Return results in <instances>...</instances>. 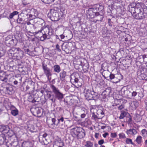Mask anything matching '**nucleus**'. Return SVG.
Instances as JSON below:
<instances>
[{
  "label": "nucleus",
  "mask_w": 147,
  "mask_h": 147,
  "mask_svg": "<svg viewBox=\"0 0 147 147\" xmlns=\"http://www.w3.org/2000/svg\"><path fill=\"white\" fill-rule=\"evenodd\" d=\"M51 88L52 91H47L48 98L53 103H55L57 100L61 102L63 98L64 94L60 92V90L53 85H51Z\"/></svg>",
  "instance_id": "f257e3e1"
},
{
  "label": "nucleus",
  "mask_w": 147,
  "mask_h": 147,
  "mask_svg": "<svg viewBox=\"0 0 147 147\" xmlns=\"http://www.w3.org/2000/svg\"><path fill=\"white\" fill-rule=\"evenodd\" d=\"M71 130V135L74 138L82 139L85 136V131L82 127H76Z\"/></svg>",
  "instance_id": "f03ea898"
},
{
  "label": "nucleus",
  "mask_w": 147,
  "mask_h": 147,
  "mask_svg": "<svg viewBox=\"0 0 147 147\" xmlns=\"http://www.w3.org/2000/svg\"><path fill=\"white\" fill-rule=\"evenodd\" d=\"M131 11L132 16L135 19L141 20L144 19L147 17V15L144 14L142 12V11L139 7H135L133 8Z\"/></svg>",
  "instance_id": "7ed1b4c3"
},
{
  "label": "nucleus",
  "mask_w": 147,
  "mask_h": 147,
  "mask_svg": "<svg viewBox=\"0 0 147 147\" xmlns=\"http://www.w3.org/2000/svg\"><path fill=\"white\" fill-rule=\"evenodd\" d=\"M103 9V6L98 4L95 5H94L93 7L89 8L86 11L87 15L90 18H93L95 16L94 14L96 12H97V11H101L102 10V9Z\"/></svg>",
  "instance_id": "20e7f679"
},
{
  "label": "nucleus",
  "mask_w": 147,
  "mask_h": 147,
  "mask_svg": "<svg viewBox=\"0 0 147 147\" xmlns=\"http://www.w3.org/2000/svg\"><path fill=\"white\" fill-rule=\"evenodd\" d=\"M18 42L16 38L9 35L5 38V44L8 47H12L16 46Z\"/></svg>",
  "instance_id": "39448f33"
},
{
  "label": "nucleus",
  "mask_w": 147,
  "mask_h": 147,
  "mask_svg": "<svg viewBox=\"0 0 147 147\" xmlns=\"http://www.w3.org/2000/svg\"><path fill=\"white\" fill-rule=\"evenodd\" d=\"M78 76L76 74H73L71 75L70 82L75 85L77 88L81 87L82 85V83L78 79Z\"/></svg>",
  "instance_id": "423d86ee"
},
{
  "label": "nucleus",
  "mask_w": 147,
  "mask_h": 147,
  "mask_svg": "<svg viewBox=\"0 0 147 147\" xmlns=\"http://www.w3.org/2000/svg\"><path fill=\"white\" fill-rule=\"evenodd\" d=\"M47 16L53 21H57L60 19L58 12H54V10L50 11Z\"/></svg>",
  "instance_id": "0eeeda50"
},
{
  "label": "nucleus",
  "mask_w": 147,
  "mask_h": 147,
  "mask_svg": "<svg viewBox=\"0 0 147 147\" xmlns=\"http://www.w3.org/2000/svg\"><path fill=\"white\" fill-rule=\"evenodd\" d=\"M42 69L44 71V73L47 76L48 80H50L51 79V76H52V70L47 67V65H42Z\"/></svg>",
  "instance_id": "6e6552de"
},
{
  "label": "nucleus",
  "mask_w": 147,
  "mask_h": 147,
  "mask_svg": "<svg viewBox=\"0 0 147 147\" xmlns=\"http://www.w3.org/2000/svg\"><path fill=\"white\" fill-rule=\"evenodd\" d=\"M58 117L51 118V121L48 123V125L49 127H57L58 122Z\"/></svg>",
  "instance_id": "1a4fd4ad"
},
{
  "label": "nucleus",
  "mask_w": 147,
  "mask_h": 147,
  "mask_svg": "<svg viewBox=\"0 0 147 147\" xmlns=\"http://www.w3.org/2000/svg\"><path fill=\"white\" fill-rule=\"evenodd\" d=\"M58 125L57 127H59L61 129H63L65 127V121L63 117H58Z\"/></svg>",
  "instance_id": "9d476101"
},
{
  "label": "nucleus",
  "mask_w": 147,
  "mask_h": 147,
  "mask_svg": "<svg viewBox=\"0 0 147 147\" xmlns=\"http://www.w3.org/2000/svg\"><path fill=\"white\" fill-rule=\"evenodd\" d=\"M24 51H23L20 49L19 48H18V50L17 52H16L15 55L13 57V59H16L17 60H20L24 56Z\"/></svg>",
  "instance_id": "9b49d317"
},
{
  "label": "nucleus",
  "mask_w": 147,
  "mask_h": 147,
  "mask_svg": "<svg viewBox=\"0 0 147 147\" xmlns=\"http://www.w3.org/2000/svg\"><path fill=\"white\" fill-rule=\"evenodd\" d=\"M39 33H40L41 34L40 36H37V37L38 38V39H40V40L41 41H44L46 39H49L50 38V36H49L47 35L46 34H44L41 32L40 30H39L38 32H36V34H38Z\"/></svg>",
  "instance_id": "f8f14e48"
},
{
  "label": "nucleus",
  "mask_w": 147,
  "mask_h": 147,
  "mask_svg": "<svg viewBox=\"0 0 147 147\" xmlns=\"http://www.w3.org/2000/svg\"><path fill=\"white\" fill-rule=\"evenodd\" d=\"M29 92L33 90L34 88L35 83L31 80H27L25 82Z\"/></svg>",
  "instance_id": "ddd939ff"
},
{
  "label": "nucleus",
  "mask_w": 147,
  "mask_h": 147,
  "mask_svg": "<svg viewBox=\"0 0 147 147\" xmlns=\"http://www.w3.org/2000/svg\"><path fill=\"white\" fill-rule=\"evenodd\" d=\"M4 90L6 94H12L14 92L13 86L11 85H8L4 88Z\"/></svg>",
  "instance_id": "4468645a"
},
{
  "label": "nucleus",
  "mask_w": 147,
  "mask_h": 147,
  "mask_svg": "<svg viewBox=\"0 0 147 147\" xmlns=\"http://www.w3.org/2000/svg\"><path fill=\"white\" fill-rule=\"evenodd\" d=\"M33 113L35 114L34 115H37V116L40 117L42 115L43 110L38 107H36L32 109Z\"/></svg>",
  "instance_id": "2eb2a0df"
},
{
  "label": "nucleus",
  "mask_w": 147,
  "mask_h": 147,
  "mask_svg": "<svg viewBox=\"0 0 147 147\" xmlns=\"http://www.w3.org/2000/svg\"><path fill=\"white\" fill-rule=\"evenodd\" d=\"M103 9H102V11H100V12L97 11V12L94 14L95 16L96 17L97 20L96 21H100L101 22L104 18V13L103 11Z\"/></svg>",
  "instance_id": "dca6fc26"
},
{
  "label": "nucleus",
  "mask_w": 147,
  "mask_h": 147,
  "mask_svg": "<svg viewBox=\"0 0 147 147\" xmlns=\"http://www.w3.org/2000/svg\"><path fill=\"white\" fill-rule=\"evenodd\" d=\"M92 91L89 89H86L84 92V96L88 100H91L92 95Z\"/></svg>",
  "instance_id": "f3484780"
},
{
  "label": "nucleus",
  "mask_w": 147,
  "mask_h": 147,
  "mask_svg": "<svg viewBox=\"0 0 147 147\" xmlns=\"http://www.w3.org/2000/svg\"><path fill=\"white\" fill-rule=\"evenodd\" d=\"M35 13H34V15L32 14H24L23 16H27V20H30L35 18V17L38 16V13L37 11H36L35 10Z\"/></svg>",
  "instance_id": "a211bd4d"
},
{
  "label": "nucleus",
  "mask_w": 147,
  "mask_h": 147,
  "mask_svg": "<svg viewBox=\"0 0 147 147\" xmlns=\"http://www.w3.org/2000/svg\"><path fill=\"white\" fill-rule=\"evenodd\" d=\"M7 76L6 75V73L3 71H0V80L6 82L7 81Z\"/></svg>",
  "instance_id": "6ab92c4d"
},
{
  "label": "nucleus",
  "mask_w": 147,
  "mask_h": 147,
  "mask_svg": "<svg viewBox=\"0 0 147 147\" xmlns=\"http://www.w3.org/2000/svg\"><path fill=\"white\" fill-rule=\"evenodd\" d=\"M18 50V48H12L8 50L7 53L11 55L13 59L15 55V54L16 53V52H17Z\"/></svg>",
  "instance_id": "aec40b11"
},
{
  "label": "nucleus",
  "mask_w": 147,
  "mask_h": 147,
  "mask_svg": "<svg viewBox=\"0 0 147 147\" xmlns=\"http://www.w3.org/2000/svg\"><path fill=\"white\" fill-rule=\"evenodd\" d=\"M40 30L41 32L43 30L44 32V34H46L47 35L49 36H50L52 34V32L51 31H50V29L48 27H45Z\"/></svg>",
  "instance_id": "412c9836"
},
{
  "label": "nucleus",
  "mask_w": 147,
  "mask_h": 147,
  "mask_svg": "<svg viewBox=\"0 0 147 147\" xmlns=\"http://www.w3.org/2000/svg\"><path fill=\"white\" fill-rule=\"evenodd\" d=\"M92 95L91 100H93L95 101L97 100L99 97V95L97 93L94 92L93 90L92 92Z\"/></svg>",
  "instance_id": "4be33fe9"
},
{
  "label": "nucleus",
  "mask_w": 147,
  "mask_h": 147,
  "mask_svg": "<svg viewBox=\"0 0 147 147\" xmlns=\"http://www.w3.org/2000/svg\"><path fill=\"white\" fill-rule=\"evenodd\" d=\"M7 147H20V144L17 141L12 142L9 143Z\"/></svg>",
  "instance_id": "5701e85b"
},
{
  "label": "nucleus",
  "mask_w": 147,
  "mask_h": 147,
  "mask_svg": "<svg viewBox=\"0 0 147 147\" xmlns=\"http://www.w3.org/2000/svg\"><path fill=\"white\" fill-rule=\"evenodd\" d=\"M0 141L2 142L3 143H5L6 144V145L7 146L9 145L7 144L8 140L6 139L5 135L3 134L0 135Z\"/></svg>",
  "instance_id": "b1692460"
},
{
  "label": "nucleus",
  "mask_w": 147,
  "mask_h": 147,
  "mask_svg": "<svg viewBox=\"0 0 147 147\" xmlns=\"http://www.w3.org/2000/svg\"><path fill=\"white\" fill-rule=\"evenodd\" d=\"M96 114L98 115L100 119H102L105 116L104 112L101 109H98V110Z\"/></svg>",
  "instance_id": "393cba45"
},
{
  "label": "nucleus",
  "mask_w": 147,
  "mask_h": 147,
  "mask_svg": "<svg viewBox=\"0 0 147 147\" xmlns=\"http://www.w3.org/2000/svg\"><path fill=\"white\" fill-rule=\"evenodd\" d=\"M103 93L109 96V97L110 96V95H112V90L111 88H106L103 92Z\"/></svg>",
  "instance_id": "a878e982"
},
{
  "label": "nucleus",
  "mask_w": 147,
  "mask_h": 147,
  "mask_svg": "<svg viewBox=\"0 0 147 147\" xmlns=\"http://www.w3.org/2000/svg\"><path fill=\"white\" fill-rule=\"evenodd\" d=\"M113 98L115 99H116L117 101V102H120V103L122 102V103L123 102V99L121 98V96L119 95L118 94H115L113 96Z\"/></svg>",
  "instance_id": "bb28decb"
},
{
  "label": "nucleus",
  "mask_w": 147,
  "mask_h": 147,
  "mask_svg": "<svg viewBox=\"0 0 147 147\" xmlns=\"http://www.w3.org/2000/svg\"><path fill=\"white\" fill-rule=\"evenodd\" d=\"M60 78L61 80H64L66 76V72L64 70H62L59 74Z\"/></svg>",
  "instance_id": "cd10ccee"
},
{
  "label": "nucleus",
  "mask_w": 147,
  "mask_h": 147,
  "mask_svg": "<svg viewBox=\"0 0 147 147\" xmlns=\"http://www.w3.org/2000/svg\"><path fill=\"white\" fill-rule=\"evenodd\" d=\"M28 129L29 130L32 132H36L37 130L35 128L34 126L33 125H29L28 126Z\"/></svg>",
  "instance_id": "c85d7f7f"
},
{
  "label": "nucleus",
  "mask_w": 147,
  "mask_h": 147,
  "mask_svg": "<svg viewBox=\"0 0 147 147\" xmlns=\"http://www.w3.org/2000/svg\"><path fill=\"white\" fill-rule=\"evenodd\" d=\"M20 89L21 91L24 92H26L28 90L25 82H24L21 86Z\"/></svg>",
  "instance_id": "c756f323"
},
{
  "label": "nucleus",
  "mask_w": 147,
  "mask_h": 147,
  "mask_svg": "<svg viewBox=\"0 0 147 147\" xmlns=\"http://www.w3.org/2000/svg\"><path fill=\"white\" fill-rule=\"evenodd\" d=\"M53 70L54 72L59 73L61 71V68L60 66L57 65H55L53 66Z\"/></svg>",
  "instance_id": "7c9ffc66"
},
{
  "label": "nucleus",
  "mask_w": 147,
  "mask_h": 147,
  "mask_svg": "<svg viewBox=\"0 0 147 147\" xmlns=\"http://www.w3.org/2000/svg\"><path fill=\"white\" fill-rule=\"evenodd\" d=\"M101 96V99L103 101H107L108 100L109 96H107L103 92L102 93Z\"/></svg>",
  "instance_id": "2f4dec72"
},
{
  "label": "nucleus",
  "mask_w": 147,
  "mask_h": 147,
  "mask_svg": "<svg viewBox=\"0 0 147 147\" xmlns=\"http://www.w3.org/2000/svg\"><path fill=\"white\" fill-rule=\"evenodd\" d=\"M115 19V18L114 17L112 18L111 19L109 18L108 19V23L109 26L111 27H112V25L113 24V21Z\"/></svg>",
  "instance_id": "473e14b6"
},
{
  "label": "nucleus",
  "mask_w": 147,
  "mask_h": 147,
  "mask_svg": "<svg viewBox=\"0 0 147 147\" xmlns=\"http://www.w3.org/2000/svg\"><path fill=\"white\" fill-rule=\"evenodd\" d=\"M18 18L17 20V21L18 24H24L23 21H25L26 19L25 18H19V15L18 16Z\"/></svg>",
  "instance_id": "72a5a7b5"
},
{
  "label": "nucleus",
  "mask_w": 147,
  "mask_h": 147,
  "mask_svg": "<svg viewBox=\"0 0 147 147\" xmlns=\"http://www.w3.org/2000/svg\"><path fill=\"white\" fill-rule=\"evenodd\" d=\"M23 49L25 53L29 55L32 53V52L29 50L28 47L24 46Z\"/></svg>",
  "instance_id": "f704fd0d"
},
{
  "label": "nucleus",
  "mask_w": 147,
  "mask_h": 147,
  "mask_svg": "<svg viewBox=\"0 0 147 147\" xmlns=\"http://www.w3.org/2000/svg\"><path fill=\"white\" fill-rule=\"evenodd\" d=\"M103 76L107 80L111 81L115 77L114 74L111 73L110 74L109 76L106 77L104 76Z\"/></svg>",
  "instance_id": "c9c22d12"
},
{
  "label": "nucleus",
  "mask_w": 147,
  "mask_h": 147,
  "mask_svg": "<svg viewBox=\"0 0 147 147\" xmlns=\"http://www.w3.org/2000/svg\"><path fill=\"white\" fill-rule=\"evenodd\" d=\"M79 113L80 114H87L88 111L85 108H81L79 109Z\"/></svg>",
  "instance_id": "e433bc0d"
},
{
  "label": "nucleus",
  "mask_w": 147,
  "mask_h": 147,
  "mask_svg": "<svg viewBox=\"0 0 147 147\" xmlns=\"http://www.w3.org/2000/svg\"><path fill=\"white\" fill-rule=\"evenodd\" d=\"M83 70L84 73H86L88 71L89 68V65L88 64H86L82 66Z\"/></svg>",
  "instance_id": "4c0bfd02"
},
{
  "label": "nucleus",
  "mask_w": 147,
  "mask_h": 147,
  "mask_svg": "<svg viewBox=\"0 0 147 147\" xmlns=\"http://www.w3.org/2000/svg\"><path fill=\"white\" fill-rule=\"evenodd\" d=\"M128 114L124 111H122L119 117V119H123L124 117L128 115Z\"/></svg>",
  "instance_id": "58836bf2"
},
{
  "label": "nucleus",
  "mask_w": 147,
  "mask_h": 147,
  "mask_svg": "<svg viewBox=\"0 0 147 147\" xmlns=\"http://www.w3.org/2000/svg\"><path fill=\"white\" fill-rule=\"evenodd\" d=\"M53 8L50 9V11L54 10V12H58L59 9L60 5H53Z\"/></svg>",
  "instance_id": "ea45409f"
},
{
  "label": "nucleus",
  "mask_w": 147,
  "mask_h": 147,
  "mask_svg": "<svg viewBox=\"0 0 147 147\" xmlns=\"http://www.w3.org/2000/svg\"><path fill=\"white\" fill-rule=\"evenodd\" d=\"M135 141L138 144H140L142 142V137L141 136H138Z\"/></svg>",
  "instance_id": "a19ab883"
},
{
  "label": "nucleus",
  "mask_w": 147,
  "mask_h": 147,
  "mask_svg": "<svg viewBox=\"0 0 147 147\" xmlns=\"http://www.w3.org/2000/svg\"><path fill=\"white\" fill-rule=\"evenodd\" d=\"M11 113L12 115L14 116H16L18 113V111L17 109L15 108L14 109L11 110Z\"/></svg>",
  "instance_id": "79ce46f5"
},
{
  "label": "nucleus",
  "mask_w": 147,
  "mask_h": 147,
  "mask_svg": "<svg viewBox=\"0 0 147 147\" xmlns=\"http://www.w3.org/2000/svg\"><path fill=\"white\" fill-rule=\"evenodd\" d=\"M18 11H14L10 13L9 16V18H8L11 19H12L15 15H18Z\"/></svg>",
  "instance_id": "37998d69"
},
{
  "label": "nucleus",
  "mask_w": 147,
  "mask_h": 147,
  "mask_svg": "<svg viewBox=\"0 0 147 147\" xmlns=\"http://www.w3.org/2000/svg\"><path fill=\"white\" fill-rule=\"evenodd\" d=\"M85 144V147H92L93 144L90 141H88L86 142Z\"/></svg>",
  "instance_id": "c03bdc74"
},
{
  "label": "nucleus",
  "mask_w": 147,
  "mask_h": 147,
  "mask_svg": "<svg viewBox=\"0 0 147 147\" xmlns=\"http://www.w3.org/2000/svg\"><path fill=\"white\" fill-rule=\"evenodd\" d=\"M3 128L4 129L3 133L4 134H7L9 131V128L8 126L4 125Z\"/></svg>",
  "instance_id": "a18cd8bd"
},
{
  "label": "nucleus",
  "mask_w": 147,
  "mask_h": 147,
  "mask_svg": "<svg viewBox=\"0 0 147 147\" xmlns=\"http://www.w3.org/2000/svg\"><path fill=\"white\" fill-rule=\"evenodd\" d=\"M127 89L125 90L124 88H122L121 91L120 93L122 96H125V94H126V91H127Z\"/></svg>",
  "instance_id": "49530a36"
},
{
  "label": "nucleus",
  "mask_w": 147,
  "mask_h": 147,
  "mask_svg": "<svg viewBox=\"0 0 147 147\" xmlns=\"http://www.w3.org/2000/svg\"><path fill=\"white\" fill-rule=\"evenodd\" d=\"M60 144H61V145L62 146H64V144L63 143L61 144L58 141L54 142L53 143V147H58Z\"/></svg>",
  "instance_id": "de8ad7c7"
},
{
  "label": "nucleus",
  "mask_w": 147,
  "mask_h": 147,
  "mask_svg": "<svg viewBox=\"0 0 147 147\" xmlns=\"http://www.w3.org/2000/svg\"><path fill=\"white\" fill-rule=\"evenodd\" d=\"M131 104L133 106H134V108H135L137 107L139 105V103L136 100L133 102Z\"/></svg>",
  "instance_id": "09e8293b"
},
{
  "label": "nucleus",
  "mask_w": 147,
  "mask_h": 147,
  "mask_svg": "<svg viewBox=\"0 0 147 147\" xmlns=\"http://www.w3.org/2000/svg\"><path fill=\"white\" fill-rule=\"evenodd\" d=\"M22 79V77L20 76L19 77V79L18 80H15L13 82L14 84L16 85H17L18 83L20 84L21 82Z\"/></svg>",
  "instance_id": "8fccbe9b"
},
{
  "label": "nucleus",
  "mask_w": 147,
  "mask_h": 147,
  "mask_svg": "<svg viewBox=\"0 0 147 147\" xmlns=\"http://www.w3.org/2000/svg\"><path fill=\"white\" fill-rule=\"evenodd\" d=\"M142 11V12L144 14H146L147 15V7L146 6H143L142 8H140Z\"/></svg>",
  "instance_id": "3c124183"
},
{
  "label": "nucleus",
  "mask_w": 147,
  "mask_h": 147,
  "mask_svg": "<svg viewBox=\"0 0 147 147\" xmlns=\"http://www.w3.org/2000/svg\"><path fill=\"white\" fill-rule=\"evenodd\" d=\"M120 79L115 76L111 81L113 83H117L120 81Z\"/></svg>",
  "instance_id": "603ef678"
},
{
  "label": "nucleus",
  "mask_w": 147,
  "mask_h": 147,
  "mask_svg": "<svg viewBox=\"0 0 147 147\" xmlns=\"http://www.w3.org/2000/svg\"><path fill=\"white\" fill-rule=\"evenodd\" d=\"M92 119H94V120H96V119H100L98 115L96 114L95 113H93L92 114Z\"/></svg>",
  "instance_id": "864d4df0"
},
{
  "label": "nucleus",
  "mask_w": 147,
  "mask_h": 147,
  "mask_svg": "<svg viewBox=\"0 0 147 147\" xmlns=\"http://www.w3.org/2000/svg\"><path fill=\"white\" fill-rule=\"evenodd\" d=\"M53 3V5H60V1L59 0H51V2Z\"/></svg>",
  "instance_id": "5fc2aeb1"
},
{
  "label": "nucleus",
  "mask_w": 147,
  "mask_h": 147,
  "mask_svg": "<svg viewBox=\"0 0 147 147\" xmlns=\"http://www.w3.org/2000/svg\"><path fill=\"white\" fill-rule=\"evenodd\" d=\"M125 142L127 144H129V143H130L132 145H134V143L132 142V140L130 139L127 138Z\"/></svg>",
  "instance_id": "6e6d98bb"
},
{
  "label": "nucleus",
  "mask_w": 147,
  "mask_h": 147,
  "mask_svg": "<svg viewBox=\"0 0 147 147\" xmlns=\"http://www.w3.org/2000/svg\"><path fill=\"white\" fill-rule=\"evenodd\" d=\"M38 24H40L41 26H43L45 25V23L44 21L41 19L39 21H38L37 22Z\"/></svg>",
  "instance_id": "4d7b16f0"
},
{
  "label": "nucleus",
  "mask_w": 147,
  "mask_h": 147,
  "mask_svg": "<svg viewBox=\"0 0 147 147\" xmlns=\"http://www.w3.org/2000/svg\"><path fill=\"white\" fill-rule=\"evenodd\" d=\"M6 51V49H3V50L0 51V57L3 56Z\"/></svg>",
  "instance_id": "13d9d810"
},
{
  "label": "nucleus",
  "mask_w": 147,
  "mask_h": 147,
  "mask_svg": "<svg viewBox=\"0 0 147 147\" xmlns=\"http://www.w3.org/2000/svg\"><path fill=\"white\" fill-rule=\"evenodd\" d=\"M126 94H125V96L129 97L130 95H131V92L129 90L127 89V91H126Z\"/></svg>",
  "instance_id": "bf43d9fd"
},
{
  "label": "nucleus",
  "mask_w": 147,
  "mask_h": 147,
  "mask_svg": "<svg viewBox=\"0 0 147 147\" xmlns=\"http://www.w3.org/2000/svg\"><path fill=\"white\" fill-rule=\"evenodd\" d=\"M67 45H65V49L64 51H65L67 54H69L70 53V51L67 48Z\"/></svg>",
  "instance_id": "052dcab7"
},
{
  "label": "nucleus",
  "mask_w": 147,
  "mask_h": 147,
  "mask_svg": "<svg viewBox=\"0 0 147 147\" xmlns=\"http://www.w3.org/2000/svg\"><path fill=\"white\" fill-rule=\"evenodd\" d=\"M3 49H6L5 47L2 43L0 42V51L3 50Z\"/></svg>",
  "instance_id": "680f3d73"
},
{
  "label": "nucleus",
  "mask_w": 147,
  "mask_h": 147,
  "mask_svg": "<svg viewBox=\"0 0 147 147\" xmlns=\"http://www.w3.org/2000/svg\"><path fill=\"white\" fill-rule=\"evenodd\" d=\"M142 57L144 62L145 63H147V55H144L142 56Z\"/></svg>",
  "instance_id": "e2e57ef3"
},
{
  "label": "nucleus",
  "mask_w": 147,
  "mask_h": 147,
  "mask_svg": "<svg viewBox=\"0 0 147 147\" xmlns=\"http://www.w3.org/2000/svg\"><path fill=\"white\" fill-rule=\"evenodd\" d=\"M119 136L120 138H126L124 134L123 133L119 134Z\"/></svg>",
  "instance_id": "0e129e2a"
},
{
  "label": "nucleus",
  "mask_w": 147,
  "mask_h": 147,
  "mask_svg": "<svg viewBox=\"0 0 147 147\" xmlns=\"http://www.w3.org/2000/svg\"><path fill=\"white\" fill-rule=\"evenodd\" d=\"M44 3L49 4L51 2V0H41Z\"/></svg>",
  "instance_id": "69168bd1"
},
{
  "label": "nucleus",
  "mask_w": 147,
  "mask_h": 147,
  "mask_svg": "<svg viewBox=\"0 0 147 147\" xmlns=\"http://www.w3.org/2000/svg\"><path fill=\"white\" fill-rule=\"evenodd\" d=\"M124 105L123 104H121V105L118 107L119 110H121L124 108Z\"/></svg>",
  "instance_id": "338daca9"
},
{
  "label": "nucleus",
  "mask_w": 147,
  "mask_h": 147,
  "mask_svg": "<svg viewBox=\"0 0 147 147\" xmlns=\"http://www.w3.org/2000/svg\"><path fill=\"white\" fill-rule=\"evenodd\" d=\"M5 119H9V115L7 113H5Z\"/></svg>",
  "instance_id": "774afa93"
}]
</instances>
